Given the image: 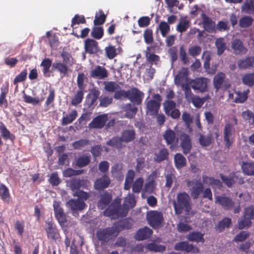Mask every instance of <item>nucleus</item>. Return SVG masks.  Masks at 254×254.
Listing matches in <instances>:
<instances>
[{"instance_id":"f257e3e1","label":"nucleus","mask_w":254,"mask_h":254,"mask_svg":"<svg viewBox=\"0 0 254 254\" xmlns=\"http://www.w3.org/2000/svg\"><path fill=\"white\" fill-rule=\"evenodd\" d=\"M175 214L180 215L184 211L189 212L191 209L190 197L186 192H180L177 194V200L173 202Z\"/></svg>"},{"instance_id":"f03ea898","label":"nucleus","mask_w":254,"mask_h":254,"mask_svg":"<svg viewBox=\"0 0 254 254\" xmlns=\"http://www.w3.org/2000/svg\"><path fill=\"white\" fill-rule=\"evenodd\" d=\"M121 199L116 198L114 201L103 212L104 215L107 217L114 218L125 217L127 215L121 205Z\"/></svg>"},{"instance_id":"7ed1b4c3","label":"nucleus","mask_w":254,"mask_h":254,"mask_svg":"<svg viewBox=\"0 0 254 254\" xmlns=\"http://www.w3.org/2000/svg\"><path fill=\"white\" fill-rule=\"evenodd\" d=\"M153 99H151L146 103V113L151 116L158 114L161 106L162 98L159 94H155L152 96Z\"/></svg>"},{"instance_id":"20e7f679","label":"nucleus","mask_w":254,"mask_h":254,"mask_svg":"<svg viewBox=\"0 0 254 254\" xmlns=\"http://www.w3.org/2000/svg\"><path fill=\"white\" fill-rule=\"evenodd\" d=\"M146 219L148 224L154 229L160 227L164 221L163 214L157 210H151L147 213Z\"/></svg>"},{"instance_id":"39448f33","label":"nucleus","mask_w":254,"mask_h":254,"mask_svg":"<svg viewBox=\"0 0 254 254\" xmlns=\"http://www.w3.org/2000/svg\"><path fill=\"white\" fill-rule=\"evenodd\" d=\"M235 129L231 124H227L223 130V139L225 147L229 149L234 142Z\"/></svg>"},{"instance_id":"423d86ee","label":"nucleus","mask_w":254,"mask_h":254,"mask_svg":"<svg viewBox=\"0 0 254 254\" xmlns=\"http://www.w3.org/2000/svg\"><path fill=\"white\" fill-rule=\"evenodd\" d=\"M163 137L166 144L169 146L171 150H173L178 145L179 139L173 130L170 128L167 129L164 132Z\"/></svg>"},{"instance_id":"0eeeda50","label":"nucleus","mask_w":254,"mask_h":254,"mask_svg":"<svg viewBox=\"0 0 254 254\" xmlns=\"http://www.w3.org/2000/svg\"><path fill=\"white\" fill-rule=\"evenodd\" d=\"M144 93L136 87H132L128 90L127 99L134 104L139 105L141 104Z\"/></svg>"},{"instance_id":"6e6552de","label":"nucleus","mask_w":254,"mask_h":254,"mask_svg":"<svg viewBox=\"0 0 254 254\" xmlns=\"http://www.w3.org/2000/svg\"><path fill=\"white\" fill-rule=\"evenodd\" d=\"M215 202L227 210L231 209L235 204L231 197L226 196L225 195L215 196Z\"/></svg>"},{"instance_id":"1a4fd4ad","label":"nucleus","mask_w":254,"mask_h":254,"mask_svg":"<svg viewBox=\"0 0 254 254\" xmlns=\"http://www.w3.org/2000/svg\"><path fill=\"white\" fill-rule=\"evenodd\" d=\"M232 49L233 53L236 55H243L247 54L248 49L244 45L241 40L235 38L231 42Z\"/></svg>"},{"instance_id":"9d476101","label":"nucleus","mask_w":254,"mask_h":254,"mask_svg":"<svg viewBox=\"0 0 254 254\" xmlns=\"http://www.w3.org/2000/svg\"><path fill=\"white\" fill-rule=\"evenodd\" d=\"M207 79L205 77H199L192 80L191 87L194 90L203 93L207 90Z\"/></svg>"},{"instance_id":"9b49d317","label":"nucleus","mask_w":254,"mask_h":254,"mask_svg":"<svg viewBox=\"0 0 254 254\" xmlns=\"http://www.w3.org/2000/svg\"><path fill=\"white\" fill-rule=\"evenodd\" d=\"M181 147L184 154L185 155L190 152L191 148V140L189 135L186 133L182 132L180 135Z\"/></svg>"},{"instance_id":"f8f14e48","label":"nucleus","mask_w":254,"mask_h":254,"mask_svg":"<svg viewBox=\"0 0 254 254\" xmlns=\"http://www.w3.org/2000/svg\"><path fill=\"white\" fill-rule=\"evenodd\" d=\"M84 49L89 54H95L98 52L102 53L98 46V42L92 39L87 38L84 41Z\"/></svg>"},{"instance_id":"ddd939ff","label":"nucleus","mask_w":254,"mask_h":254,"mask_svg":"<svg viewBox=\"0 0 254 254\" xmlns=\"http://www.w3.org/2000/svg\"><path fill=\"white\" fill-rule=\"evenodd\" d=\"M119 233L116 227H107L103 229H99L97 232V238H109L110 237H116Z\"/></svg>"},{"instance_id":"4468645a","label":"nucleus","mask_w":254,"mask_h":254,"mask_svg":"<svg viewBox=\"0 0 254 254\" xmlns=\"http://www.w3.org/2000/svg\"><path fill=\"white\" fill-rule=\"evenodd\" d=\"M107 120V114L99 115L93 119L89 124V127L92 128H102L104 127Z\"/></svg>"},{"instance_id":"2eb2a0df","label":"nucleus","mask_w":254,"mask_h":254,"mask_svg":"<svg viewBox=\"0 0 254 254\" xmlns=\"http://www.w3.org/2000/svg\"><path fill=\"white\" fill-rule=\"evenodd\" d=\"M112 194L107 191H104L100 195V199L97 202V207L103 210L108 206L112 199Z\"/></svg>"},{"instance_id":"dca6fc26","label":"nucleus","mask_w":254,"mask_h":254,"mask_svg":"<svg viewBox=\"0 0 254 254\" xmlns=\"http://www.w3.org/2000/svg\"><path fill=\"white\" fill-rule=\"evenodd\" d=\"M175 249L177 251H185L193 254L199 252V250L197 247H194L192 244L186 241L177 243L175 246Z\"/></svg>"},{"instance_id":"f3484780","label":"nucleus","mask_w":254,"mask_h":254,"mask_svg":"<svg viewBox=\"0 0 254 254\" xmlns=\"http://www.w3.org/2000/svg\"><path fill=\"white\" fill-rule=\"evenodd\" d=\"M111 183L110 178L106 175L97 179L94 183V188L97 190H102L107 188Z\"/></svg>"},{"instance_id":"a211bd4d","label":"nucleus","mask_w":254,"mask_h":254,"mask_svg":"<svg viewBox=\"0 0 254 254\" xmlns=\"http://www.w3.org/2000/svg\"><path fill=\"white\" fill-rule=\"evenodd\" d=\"M55 215L61 226H66L67 222L66 216L64 210L58 205L54 204Z\"/></svg>"},{"instance_id":"6ab92c4d","label":"nucleus","mask_w":254,"mask_h":254,"mask_svg":"<svg viewBox=\"0 0 254 254\" xmlns=\"http://www.w3.org/2000/svg\"><path fill=\"white\" fill-rule=\"evenodd\" d=\"M238 67L241 69L254 67V57L247 56L245 59H240L237 62Z\"/></svg>"},{"instance_id":"aec40b11","label":"nucleus","mask_w":254,"mask_h":254,"mask_svg":"<svg viewBox=\"0 0 254 254\" xmlns=\"http://www.w3.org/2000/svg\"><path fill=\"white\" fill-rule=\"evenodd\" d=\"M108 75V71L104 67L97 65L91 71L90 76L93 78L103 79L106 78Z\"/></svg>"},{"instance_id":"412c9836","label":"nucleus","mask_w":254,"mask_h":254,"mask_svg":"<svg viewBox=\"0 0 254 254\" xmlns=\"http://www.w3.org/2000/svg\"><path fill=\"white\" fill-rule=\"evenodd\" d=\"M202 19V25L204 29L208 32H212L215 29V22L205 13H202L201 14Z\"/></svg>"},{"instance_id":"4be33fe9","label":"nucleus","mask_w":254,"mask_h":254,"mask_svg":"<svg viewBox=\"0 0 254 254\" xmlns=\"http://www.w3.org/2000/svg\"><path fill=\"white\" fill-rule=\"evenodd\" d=\"M52 68L60 72L62 78L65 77L68 73L69 68L67 64L61 62H55L52 64Z\"/></svg>"},{"instance_id":"5701e85b","label":"nucleus","mask_w":254,"mask_h":254,"mask_svg":"<svg viewBox=\"0 0 254 254\" xmlns=\"http://www.w3.org/2000/svg\"><path fill=\"white\" fill-rule=\"evenodd\" d=\"M135 204V198L133 194H129L125 198L122 207L126 215H127L129 209L133 208Z\"/></svg>"},{"instance_id":"b1692460","label":"nucleus","mask_w":254,"mask_h":254,"mask_svg":"<svg viewBox=\"0 0 254 254\" xmlns=\"http://www.w3.org/2000/svg\"><path fill=\"white\" fill-rule=\"evenodd\" d=\"M8 93V84H4L0 88V107L6 108L8 106L7 101L6 99V95Z\"/></svg>"},{"instance_id":"393cba45","label":"nucleus","mask_w":254,"mask_h":254,"mask_svg":"<svg viewBox=\"0 0 254 254\" xmlns=\"http://www.w3.org/2000/svg\"><path fill=\"white\" fill-rule=\"evenodd\" d=\"M67 204L72 211L82 210L85 206V203L79 199H71Z\"/></svg>"},{"instance_id":"a878e982","label":"nucleus","mask_w":254,"mask_h":254,"mask_svg":"<svg viewBox=\"0 0 254 254\" xmlns=\"http://www.w3.org/2000/svg\"><path fill=\"white\" fill-rule=\"evenodd\" d=\"M91 161V156L89 154H85L78 157L75 160V165L78 168H83L88 165Z\"/></svg>"},{"instance_id":"bb28decb","label":"nucleus","mask_w":254,"mask_h":254,"mask_svg":"<svg viewBox=\"0 0 254 254\" xmlns=\"http://www.w3.org/2000/svg\"><path fill=\"white\" fill-rule=\"evenodd\" d=\"M0 133L2 137L5 140L9 139L13 141L15 138V135L11 133L3 123L1 122H0Z\"/></svg>"},{"instance_id":"cd10ccee","label":"nucleus","mask_w":254,"mask_h":254,"mask_svg":"<svg viewBox=\"0 0 254 254\" xmlns=\"http://www.w3.org/2000/svg\"><path fill=\"white\" fill-rule=\"evenodd\" d=\"M203 190V186L200 181H196L195 183V186L190 190V195L193 199L198 198L199 195Z\"/></svg>"},{"instance_id":"c85d7f7f","label":"nucleus","mask_w":254,"mask_h":254,"mask_svg":"<svg viewBox=\"0 0 254 254\" xmlns=\"http://www.w3.org/2000/svg\"><path fill=\"white\" fill-rule=\"evenodd\" d=\"M123 168L122 164L116 163L114 164L111 168L112 175L117 180H122L124 178L122 173Z\"/></svg>"},{"instance_id":"c756f323","label":"nucleus","mask_w":254,"mask_h":254,"mask_svg":"<svg viewBox=\"0 0 254 254\" xmlns=\"http://www.w3.org/2000/svg\"><path fill=\"white\" fill-rule=\"evenodd\" d=\"M169 152L165 148L159 150V152L154 153V160L157 163H160L168 159Z\"/></svg>"},{"instance_id":"7c9ffc66","label":"nucleus","mask_w":254,"mask_h":254,"mask_svg":"<svg viewBox=\"0 0 254 254\" xmlns=\"http://www.w3.org/2000/svg\"><path fill=\"white\" fill-rule=\"evenodd\" d=\"M174 164L177 169H181L187 165L186 158L181 153H178L174 155Z\"/></svg>"},{"instance_id":"2f4dec72","label":"nucleus","mask_w":254,"mask_h":254,"mask_svg":"<svg viewBox=\"0 0 254 254\" xmlns=\"http://www.w3.org/2000/svg\"><path fill=\"white\" fill-rule=\"evenodd\" d=\"M231 223V218L225 217L215 226V229L218 232H222L225 228H229Z\"/></svg>"},{"instance_id":"473e14b6","label":"nucleus","mask_w":254,"mask_h":254,"mask_svg":"<svg viewBox=\"0 0 254 254\" xmlns=\"http://www.w3.org/2000/svg\"><path fill=\"white\" fill-rule=\"evenodd\" d=\"M77 116V111L76 110H72L70 113L63 117L61 123L62 126H64L72 123L75 120Z\"/></svg>"},{"instance_id":"72a5a7b5","label":"nucleus","mask_w":254,"mask_h":254,"mask_svg":"<svg viewBox=\"0 0 254 254\" xmlns=\"http://www.w3.org/2000/svg\"><path fill=\"white\" fill-rule=\"evenodd\" d=\"M100 92L95 88L92 89L90 93L88 95V98L87 99V104L89 107L93 106L99 97Z\"/></svg>"},{"instance_id":"f704fd0d","label":"nucleus","mask_w":254,"mask_h":254,"mask_svg":"<svg viewBox=\"0 0 254 254\" xmlns=\"http://www.w3.org/2000/svg\"><path fill=\"white\" fill-rule=\"evenodd\" d=\"M152 233V229L148 227H144L137 231L134 238H150Z\"/></svg>"},{"instance_id":"c9c22d12","label":"nucleus","mask_w":254,"mask_h":254,"mask_svg":"<svg viewBox=\"0 0 254 254\" xmlns=\"http://www.w3.org/2000/svg\"><path fill=\"white\" fill-rule=\"evenodd\" d=\"M135 132L134 129H126L123 131L120 137L123 142H129L135 138Z\"/></svg>"},{"instance_id":"e433bc0d","label":"nucleus","mask_w":254,"mask_h":254,"mask_svg":"<svg viewBox=\"0 0 254 254\" xmlns=\"http://www.w3.org/2000/svg\"><path fill=\"white\" fill-rule=\"evenodd\" d=\"M46 232L48 238H59V234L55 225L51 222L48 223Z\"/></svg>"},{"instance_id":"4c0bfd02","label":"nucleus","mask_w":254,"mask_h":254,"mask_svg":"<svg viewBox=\"0 0 254 254\" xmlns=\"http://www.w3.org/2000/svg\"><path fill=\"white\" fill-rule=\"evenodd\" d=\"M225 77V74L223 72H219L214 76L213 79L214 87L217 91L222 87Z\"/></svg>"},{"instance_id":"58836bf2","label":"nucleus","mask_w":254,"mask_h":254,"mask_svg":"<svg viewBox=\"0 0 254 254\" xmlns=\"http://www.w3.org/2000/svg\"><path fill=\"white\" fill-rule=\"evenodd\" d=\"M241 168L245 174L248 176H254V162H243Z\"/></svg>"},{"instance_id":"ea45409f","label":"nucleus","mask_w":254,"mask_h":254,"mask_svg":"<svg viewBox=\"0 0 254 254\" xmlns=\"http://www.w3.org/2000/svg\"><path fill=\"white\" fill-rule=\"evenodd\" d=\"M250 92L249 89H247L243 92L241 91H237L235 92L236 96L235 97L234 102L236 103H243L245 102L248 97V94Z\"/></svg>"},{"instance_id":"a19ab883","label":"nucleus","mask_w":254,"mask_h":254,"mask_svg":"<svg viewBox=\"0 0 254 254\" xmlns=\"http://www.w3.org/2000/svg\"><path fill=\"white\" fill-rule=\"evenodd\" d=\"M90 35L95 39H101L104 36L103 28L98 26H94L92 29Z\"/></svg>"},{"instance_id":"79ce46f5","label":"nucleus","mask_w":254,"mask_h":254,"mask_svg":"<svg viewBox=\"0 0 254 254\" xmlns=\"http://www.w3.org/2000/svg\"><path fill=\"white\" fill-rule=\"evenodd\" d=\"M217 53L219 56L221 55L226 49V44L223 38H217L215 41Z\"/></svg>"},{"instance_id":"37998d69","label":"nucleus","mask_w":254,"mask_h":254,"mask_svg":"<svg viewBox=\"0 0 254 254\" xmlns=\"http://www.w3.org/2000/svg\"><path fill=\"white\" fill-rule=\"evenodd\" d=\"M242 83L248 86L254 85V73H248L244 74L242 78Z\"/></svg>"},{"instance_id":"c03bdc74","label":"nucleus","mask_w":254,"mask_h":254,"mask_svg":"<svg viewBox=\"0 0 254 254\" xmlns=\"http://www.w3.org/2000/svg\"><path fill=\"white\" fill-rule=\"evenodd\" d=\"M0 197L4 201L8 203L10 194L8 189L3 184L0 186Z\"/></svg>"},{"instance_id":"a18cd8bd","label":"nucleus","mask_w":254,"mask_h":254,"mask_svg":"<svg viewBox=\"0 0 254 254\" xmlns=\"http://www.w3.org/2000/svg\"><path fill=\"white\" fill-rule=\"evenodd\" d=\"M163 37H166L170 31V26L165 21H161L159 23L158 28Z\"/></svg>"},{"instance_id":"49530a36","label":"nucleus","mask_w":254,"mask_h":254,"mask_svg":"<svg viewBox=\"0 0 254 254\" xmlns=\"http://www.w3.org/2000/svg\"><path fill=\"white\" fill-rule=\"evenodd\" d=\"M52 64V60L49 58L44 59L40 65L43 67L42 71L44 76H47L50 71V68Z\"/></svg>"},{"instance_id":"de8ad7c7","label":"nucleus","mask_w":254,"mask_h":254,"mask_svg":"<svg viewBox=\"0 0 254 254\" xmlns=\"http://www.w3.org/2000/svg\"><path fill=\"white\" fill-rule=\"evenodd\" d=\"M104 84L105 90L109 92L115 93L117 90L120 89L119 85L114 81H105Z\"/></svg>"},{"instance_id":"09e8293b","label":"nucleus","mask_w":254,"mask_h":254,"mask_svg":"<svg viewBox=\"0 0 254 254\" xmlns=\"http://www.w3.org/2000/svg\"><path fill=\"white\" fill-rule=\"evenodd\" d=\"M209 98V96L208 95L203 98H200L198 96H194L191 99L194 107L196 108H200Z\"/></svg>"},{"instance_id":"8fccbe9b","label":"nucleus","mask_w":254,"mask_h":254,"mask_svg":"<svg viewBox=\"0 0 254 254\" xmlns=\"http://www.w3.org/2000/svg\"><path fill=\"white\" fill-rule=\"evenodd\" d=\"M145 248L153 252H163L165 250V246L158 245L154 242L146 245Z\"/></svg>"},{"instance_id":"3c124183","label":"nucleus","mask_w":254,"mask_h":254,"mask_svg":"<svg viewBox=\"0 0 254 254\" xmlns=\"http://www.w3.org/2000/svg\"><path fill=\"white\" fill-rule=\"evenodd\" d=\"M90 144L89 140L87 139H81L75 141L72 143V147L74 149L79 150Z\"/></svg>"},{"instance_id":"603ef678","label":"nucleus","mask_w":254,"mask_h":254,"mask_svg":"<svg viewBox=\"0 0 254 254\" xmlns=\"http://www.w3.org/2000/svg\"><path fill=\"white\" fill-rule=\"evenodd\" d=\"M84 97L83 90L79 89L71 100V104L73 106H77L80 103Z\"/></svg>"},{"instance_id":"864d4df0","label":"nucleus","mask_w":254,"mask_h":254,"mask_svg":"<svg viewBox=\"0 0 254 254\" xmlns=\"http://www.w3.org/2000/svg\"><path fill=\"white\" fill-rule=\"evenodd\" d=\"M106 19V15L103 10H100L99 11V15L96 14L95 16V19L93 21L94 25L95 26L102 25L105 23Z\"/></svg>"},{"instance_id":"5fc2aeb1","label":"nucleus","mask_w":254,"mask_h":254,"mask_svg":"<svg viewBox=\"0 0 254 254\" xmlns=\"http://www.w3.org/2000/svg\"><path fill=\"white\" fill-rule=\"evenodd\" d=\"M84 182L83 180L73 179L70 183V187L72 191H78L84 185Z\"/></svg>"},{"instance_id":"6e6d98bb","label":"nucleus","mask_w":254,"mask_h":254,"mask_svg":"<svg viewBox=\"0 0 254 254\" xmlns=\"http://www.w3.org/2000/svg\"><path fill=\"white\" fill-rule=\"evenodd\" d=\"M219 176L223 182L228 188L232 187V186L235 184L232 172L229 174V176H224L222 174H220Z\"/></svg>"},{"instance_id":"4d7b16f0","label":"nucleus","mask_w":254,"mask_h":254,"mask_svg":"<svg viewBox=\"0 0 254 254\" xmlns=\"http://www.w3.org/2000/svg\"><path fill=\"white\" fill-rule=\"evenodd\" d=\"M143 179L142 178H137L132 186V190L134 193L140 192L143 185Z\"/></svg>"},{"instance_id":"13d9d810","label":"nucleus","mask_w":254,"mask_h":254,"mask_svg":"<svg viewBox=\"0 0 254 254\" xmlns=\"http://www.w3.org/2000/svg\"><path fill=\"white\" fill-rule=\"evenodd\" d=\"M242 116L243 119L248 121L250 125L254 124V113L252 111L247 110L242 112Z\"/></svg>"},{"instance_id":"bf43d9fd","label":"nucleus","mask_w":254,"mask_h":254,"mask_svg":"<svg viewBox=\"0 0 254 254\" xmlns=\"http://www.w3.org/2000/svg\"><path fill=\"white\" fill-rule=\"evenodd\" d=\"M105 52L107 57L109 59H114L117 55V49L115 46L111 45L105 47Z\"/></svg>"},{"instance_id":"052dcab7","label":"nucleus","mask_w":254,"mask_h":254,"mask_svg":"<svg viewBox=\"0 0 254 254\" xmlns=\"http://www.w3.org/2000/svg\"><path fill=\"white\" fill-rule=\"evenodd\" d=\"M137 111V108L135 106H132L131 104H129L127 105V109L126 111V117L128 119L133 118Z\"/></svg>"},{"instance_id":"680f3d73","label":"nucleus","mask_w":254,"mask_h":254,"mask_svg":"<svg viewBox=\"0 0 254 254\" xmlns=\"http://www.w3.org/2000/svg\"><path fill=\"white\" fill-rule=\"evenodd\" d=\"M253 20V19L250 16H244L239 20V26L241 28L248 27L252 24Z\"/></svg>"},{"instance_id":"e2e57ef3","label":"nucleus","mask_w":254,"mask_h":254,"mask_svg":"<svg viewBox=\"0 0 254 254\" xmlns=\"http://www.w3.org/2000/svg\"><path fill=\"white\" fill-rule=\"evenodd\" d=\"M190 26V21L188 20H184L180 21L177 25L176 30L180 33L186 32Z\"/></svg>"},{"instance_id":"0e129e2a","label":"nucleus","mask_w":254,"mask_h":254,"mask_svg":"<svg viewBox=\"0 0 254 254\" xmlns=\"http://www.w3.org/2000/svg\"><path fill=\"white\" fill-rule=\"evenodd\" d=\"M176 104L172 100H167L164 103V111L167 115H169L170 112L176 108Z\"/></svg>"},{"instance_id":"69168bd1","label":"nucleus","mask_w":254,"mask_h":254,"mask_svg":"<svg viewBox=\"0 0 254 254\" xmlns=\"http://www.w3.org/2000/svg\"><path fill=\"white\" fill-rule=\"evenodd\" d=\"M201 51L202 49L200 46L193 45L189 48L188 54L192 57H196L200 54Z\"/></svg>"},{"instance_id":"338daca9","label":"nucleus","mask_w":254,"mask_h":254,"mask_svg":"<svg viewBox=\"0 0 254 254\" xmlns=\"http://www.w3.org/2000/svg\"><path fill=\"white\" fill-rule=\"evenodd\" d=\"M113 98L107 96H101L99 97V106L106 108L111 105L113 102Z\"/></svg>"},{"instance_id":"774afa93","label":"nucleus","mask_w":254,"mask_h":254,"mask_svg":"<svg viewBox=\"0 0 254 254\" xmlns=\"http://www.w3.org/2000/svg\"><path fill=\"white\" fill-rule=\"evenodd\" d=\"M242 11L247 14L254 13V4L246 1L242 6Z\"/></svg>"}]
</instances>
